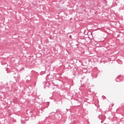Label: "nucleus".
<instances>
[{"mask_svg":"<svg viewBox=\"0 0 124 124\" xmlns=\"http://www.w3.org/2000/svg\"><path fill=\"white\" fill-rule=\"evenodd\" d=\"M81 85L83 86H87L88 84L89 79L86 77L82 78L81 80H80Z\"/></svg>","mask_w":124,"mask_h":124,"instance_id":"f257e3e1","label":"nucleus"},{"mask_svg":"<svg viewBox=\"0 0 124 124\" xmlns=\"http://www.w3.org/2000/svg\"><path fill=\"white\" fill-rule=\"evenodd\" d=\"M14 78L15 79L16 81V82L19 81V79H20V74H19V72H16L14 73Z\"/></svg>","mask_w":124,"mask_h":124,"instance_id":"f03ea898","label":"nucleus"},{"mask_svg":"<svg viewBox=\"0 0 124 124\" xmlns=\"http://www.w3.org/2000/svg\"><path fill=\"white\" fill-rule=\"evenodd\" d=\"M96 115H98V118H99V120H100V117H99V116H101L102 115V112L101 111L97 110L96 111Z\"/></svg>","mask_w":124,"mask_h":124,"instance_id":"7ed1b4c3","label":"nucleus"},{"mask_svg":"<svg viewBox=\"0 0 124 124\" xmlns=\"http://www.w3.org/2000/svg\"><path fill=\"white\" fill-rule=\"evenodd\" d=\"M37 115L36 114V113H35V114H32L31 115V118L32 120H35V119L36 118V116Z\"/></svg>","mask_w":124,"mask_h":124,"instance_id":"20e7f679","label":"nucleus"},{"mask_svg":"<svg viewBox=\"0 0 124 124\" xmlns=\"http://www.w3.org/2000/svg\"><path fill=\"white\" fill-rule=\"evenodd\" d=\"M89 85H87V84L86 85V87H87L88 89L89 90H91V89H92V86H91V85L88 84Z\"/></svg>","mask_w":124,"mask_h":124,"instance_id":"39448f33","label":"nucleus"},{"mask_svg":"<svg viewBox=\"0 0 124 124\" xmlns=\"http://www.w3.org/2000/svg\"><path fill=\"white\" fill-rule=\"evenodd\" d=\"M118 78H117L116 79H115V81H116V82H118Z\"/></svg>","mask_w":124,"mask_h":124,"instance_id":"423d86ee","label":"nucleus"},{"mask_svg":"<svg viewBox=\"0 0 124 124\" xmlns=\"http://www.w3.org/2000/svg\"><path fill=\"white\" fill-rule=\"evenodd\" d=\"M121 119H122V120H124V118H122Z\"/></svg>","mask_w":124,"mask_h":124,"instance_id":"0eeeda50","label":"nucleus"},{"mask_svg":"<svg viewBox=\"0 0 124 124\" xmlns=\"http://www.w3.org/2000/svg\"><path fill=\"white\" fill-rule=\"evenodd\" d=\"M55 86H59V85H58V84H56V85H55Z\"/></svg>","mask_w":124,"mask_h":124,"instance_id":"6e6552de","label":"nucleus"},{"mask_svg":"<svg viewBox=\"0 0 124 124\" xmlns=\"http://www.w3.org/2000/svg\"><path fill=\"white\" fill-rule=\"evenodd\" d=\"M52 113H56V112H51V114H52Z\"/></svg>","mask_w":124,"mask_h":124,"instance_id":"1a4fd4ad","label":"nucleus"},{"mask_svg":"<svg viewBox=\"0 0 124 124\" xmlns=\"http://www.w3.org/2000/svg\"><path fill=\"white\" fill-rule=\"evenodd\" d=\"M78 106H80V105H78Z\"/></svg>","mask_w":124,"mask_h":124,"instance_id":"9d476101","label":"nucleus"}]
</instances>
